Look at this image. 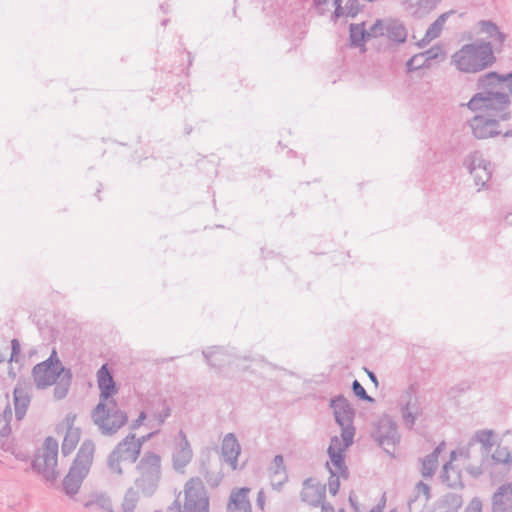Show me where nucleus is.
I'll use <instances>...</instances> for the list:
<instances>
[{
  "label": "nucleus",
  "mask_w": 512,
  "mask_h": 512,
  "mask_svg": "<svg viewBox=\"0 0 512 512\" xmlns=\"http://www.w3.org/2000/svg\"><path fill=\"white\" fill-rule=\"evenodd\" d=\"M355 431L348 429L341 430V436H333L330 440V445L327 452H335L344 455L345 451L353 444Z\"/></svg>",
  "instance_id": "nucleus-27"
},
{
  "label": "nucleus",
  "mask_w": 512,
  "mask_h": 512,
  "mask_svg": "<svg viewBox=\"0 0 512 512\" xmlns=\"http://www.w3.org/2000/svg\"><path fill=\"white\" fill-rule=\"evenodd\" d=\"M95 452V445L92 440H85L76 455V458L63 480L65 493L72 497L76 495L81 487L84 478L89 473Z\"/></svg>",
  "instance_id": "nucleus-4"
},
{
  "label": "nucleus",
  "mask_w": 512,
  "mask_h": 512,
  "mask_svg": "<svg viewBox=\"0 0 512 512\" xmlns=\"http://www.w3.org/2000/svg\"><path fill=\"white\" fill-rule=\"evenodd\" d=\"M479 31L487 34L488 37L493 38L494 33L497 32L498 26L490 20H481L478 22Z\"/></svg>",
  "instance_id": "nucleus-44"
},
{
  "label": "nucleus",
  "mask_w": 512,
  "mask_h": 512,
  "mask_svg": "<svg viewBox=\"0 0 512 512\" xmlns=\"http://www.w3.org/2000/svg\"><path fill=\"white\" fill-rule=\"evenodd\" d=\"M4 361V357L0 354V363Z\"/></svg>",
  "instance_id": "nucleus-64"
},
{
  "label": "nucleus",
  "mask_w": 512,
  "mask_h": 512,
  "mask_svg": "<svg viewBox=\"0 0 512 512\" xmlns=\"http://www.w3.org/2000/svg\"><path fill=\"white\" fill-rule=\"evenodd\" d=\"M445 442H441L432 453L421 460V474L423 477H432L438 467L439 454L444 450Z\"/></svg>",
  "instance_id": "nucleus-28"
},
{
  "label": "nucleus",
  "mask_w": 512,
  "mask_h": 512,
  "mask_svg": "<svg viewBox=\"0 0 512 512\" xmlns=\"http://www.w3.org/2000/svg\"><path fill=\"white\" fill-rule=\"evenodd\" d=\"M11 348H12V353H11L10 361H13V360H16L15 356L20 352V349H21L20 343L17 339H13L11 341Z\"/></svg>",
  "instance_id": "nucleus-55"
},
{
  "label": "nucleus",
  "mask_w": 512,
  "mask_h": 512,
  "mask_svg": "<svg viewBox=\"0 0 512 512\" xmlns=\"http://www.w3.org/2000/svg\"><path fill=\"white\" fill-rule=\"evenodd\" d=\"M222 456L232 469L237 468L238 456L240 454V444L233 433L225 435L222 441Z\"/></svg>",
  "instance_id": "nucleus-23"
},
{
  "label": "nucleus",
  "mask_w": 512,
  "mask_h": 512,
  "mask_svg": "<svg viewBox=\"0 0 512 512\" xmlns=\"http://www.w3.org/2000/svg\"><path fill=\"white\" fill-rule=\"evenodd\" d=\"M80 434L79 428L73 427L67 422L66 433L61 447L64 456L69 455L76 448L80 440Z\"/></svg>",
  "instance_id": "nucleus-31"
},
{
  "label": "nucleus",
  "mask_w": 512,
  "mask_h": 512,
  "mask_svg": "<svg viewBox=\"0 0 512 512\" xmlns=\"http://www.w3.org/2000/svg\"><path fill=\"white\" fill-rule=\"evenodd\" d=\"M499 74L497 72H488L478 79V89L467 103V107L472 111L484 110L485 113L497 117L502 113H510L508 107L511 103L509 95L503 91L498 82Z\"/></svg>",
  "instance_id": "nucleus-1"
},
{
  "label": "nucleus",
  "mask_w": 512,
  "mask_h": 512,
  "mask_svg": "<svg viewBox=\"0 0 512 512\" xmlns=\"http://www.w3.org/2000/svg\"><path fill=\"white\" fill-rule=\"evenodd\" d=\"M373 438L387 454L393 456L400 442L396 423L388 416L382 417L376 425Z\"/></svg>",
  "instance_id": "nucleus-11"
},
{
  "label": "nucleus",
  "mask_w": 512,
  "mask_h": 512,
  "mask_svg": "<svg viewBox=\"0 0 512 512\" xmlns=\"http://www.w3.org/2000/svg\"><path fill=\"white\" fill-rule=\"evenodd\" d=\"M492 459L497 463L508 464L512 462V451L507 447L498 446L492 454Z\"/></svg>",
  "instance_id": "nucleus-43"
},
{
  "label": "nucleus",
  "mask_w": 512,
  "mask_h": 512,
  "mask_svg": "<svg viewBox=\"0 0 512 512\" xmlns=\"http://www.w3.org/2000/svg\"><path fill=\"white\" fill-rule=\"evenodd\" d=\"M301 500L310 506L317 507L325 498V486L317 483L312 478H307L303 482L300 494Z\"/></svg>",
  "instance_id": "nucleus-17"
},
{
  "label": "nucleus",
  "mask_w": 512,
  "mask_h": 512,
  "mask_svg": "<svg viewBox=\"0 0 512 512\" xmlns=\"http://www.w3.org/2000/svg\"><path fill=\"white\" fill-rule=\"evenodd\" d=\"M203 356L206 359L207 363L213 368H222L225 365H234L237 368L247 369L248 366L242 365V358L229 353L224 348H214L211 351H203ZM246 360V358H243Z\"/></svg>",
  "instance_id": "nucleus-14"
},
{
  "label": "nucleus",
  "mask_w": 512,
  "mask_h": 512,
  "mask_svg": "<svg viewBox=\"0 0 512 512\" xmlns=\"http://www.w3.org/2000/svg\"><path fill=\"white\" fill-rule=\"evenodd\" d=\"M442 53V50L438 46H434L424 52H421L422 56L425 58L426 62L429 64L432 60H435L439 57V55Z\"/></svg>",
  "instance_id": "nucleus-48"
},
{
  "label": "nucleus",
  "mask_w": 512,
  "mask_h": 512,
  "mask_svg": "<svg viewBox=\"0 0 512 512\" xmlns=\"http://www.w3.org/2000/svg\"><path fill=\"white\" fill-rule=\"evenodd\" d=\"M492 436L493 432L491 430H479L474 434V436L470 440V444L474 442L481 443L484 450L489 451L493 446Z\"/></svg>",
  "instance_id": "nucleus-41"
},
{
  "label": "nucleus",
  "mask_w": 512,
  "mask_h": 512,
  "mask_svg": "<svg viewBox=\"0 0 512 512\" xmlns=\"http://www.w3.org/2000/svg\"><path fill=\"white\" fill-rule=\"evenodd\" d=\"M85 508H96L102 512H113L111 500L104 494H95L84 503Z\"/></svg>",
  "instance_id": "nucleus-37"
},
{
  "label": "nucleus",
  "mask_w": 512,
  "mask_h": 512,
  "mask_svg": "<svg viewBox=\"0 0 512 512\" xmlns=\"http://www.w3.org/2000/svg\"><path fill=\"white\" fill-rule=\"evenodd\" d=\"M492 512H512V485H501L492 497Z\"/></svg>",
  "instance_id": "nucleus-21"
},
{
  "label": "nucleus",
  "mask_w": 512,
  "mask_h": 512,
  "mask_svg": "<svg viewBox=\"0 0 512 512\" xmlns=\"http://www.w3.org/2000/svg\"><path fill=\"white\" fill-rule=\"evenodd\" d=\"M466 470L473 478H477L483 473L481 466L469 465Z\"/></svg>",
  "instance_id": "nucleus-53"
},
{
  "label": "nucleus",
  "mask_w": 512,
  "mask_h": 512,
  "mask_svg": "<svg viewBox=\"0 0 512 512\" xmlns=\"http://www.w3.org/2000/svg\"><path fill=\"white\" fill-rule=\"evenodd\" d=\"M349 32L351 44L355 47L362 46L365 40L368 39L364 23L351 24Z\"/></svg>",
  "instance_id": "nucleus-39"
},
{
  "label": "nucleus",
  "mask_w": 512,
  "mask_h": 512,
  "mask_svg": "<svg viewBox=\"0 0 512 512\" xmlns=\"http://www.w3.org/2000/svg\"><path fill=\"white\" fill-rule=\"evenodd\" d=\"M356 13H357V12H356V11H353V9L351 8V9L349 10V12H348V15H350L351 17H355Z\"/></svg>",
  "instance_id": "nucleus-62"
},
{
  "label": "nucleus",
  "mask_w": 512,
  "mask_h": 512,
  "mask_svg": "<svg viewBox=\"0 0 512 512\" xmlns=\"http://www.w3.org/2000/svg\"><path fill=\"white\" fill-rule=\"evenodd\" d=\"M97 384L100 390L99 402L107 403L111 401L112 399L110 398L118 392L116 383L107 364H103L97 371Z\"/></svg>",
  "instance_id": "nucleus-16"
},
{
  "label": "nucleus",
  "mask_w": 512,
  "mask_h": 512,
  "mask_svg": "<svg viewBox=\"0 0 512 512\" xmlns=\"http://www.w3.org/2000/svg\"><path fill=\"white\" fill-rule=\"evenodd\" d=\"M321 512H335L334 507L328 502L321 503Z\"/></svg>",
  "instance_id": "nucleus-57"
},
{
  "label": "nucleus",
  "mask_w": 512,
  "mask_h": 512,
  "mask_svg": "<svg viewBox=\"0 0 512 512\" xmlns=\"http://www.w3.org/2000/svg\"><path fill=\"white\" fill-rule=\"evenodd\" d=\"M367 38L385 35V25L381 20H377L369 30H366Z\"/></svg>",
  "instance_id": "nucleus-46"
},
{
  "label": "nucleus",
  "mask_w": 512,
  "mask_h": 512,
  "mask_svg": "<svg viewBox=\"0 0 512 512\" xmlns=\"http://www.w3.org/2000/svg\"><path fill=\"white\" fill-rule=\"evenodd\" d=\"M385 35L394 42L403 43L406 41L407 31L400 21L391 20L385 25Z\"/></svg>",
  "instance_id": "nucleus-34"
},
{
  "label": "nucleus",
  "mask_w": 512,
  "mask_h": 512,
  "mask_svg": "<svg viewBox=\"0 0 512 512\" xmlns=\"http://www.w3.org/2000/svg\"><path fill=\"white\" fill-rule=\"evenodd\" d=\"M68 368H65L57 356L55 350L43 362L36 364L32 370V376L38 389H45L56 383Z\"/></svg>",
  "instance_id": "nucleus-9"
},
{
  "label": "nucleus",
  "mask_w": 512,
  "mask_h": 512,
  "mask_svg": "<svg viewBox=\"0 0 512 512\" xmlns=\"http://www.w3.org/2000/svg\"><path fill=\"white\" fill-rule=\"evenodd\" d=\"M13 396L15 417L17 420H21L25 416L31 402L30 389L25 385L17 383L13 391Z\"/></svg>",
  "instance_id": "nucleus-24"
},
{
  "label": "nucleus",
  "mask_w": 512,
  "mask_h": 512,
  "mask_svg": "<svg viewBox=\"0 0 512 512\" xmlns=\"http://www.w3.org/2000/svg\"><path fill=\"white\" fill-rule=\"evenodd\" d=\"M440 1L441 0H405L406 10L412 15L421 17L435 8Z\"/></svg>",
  "instance_id": "nucleus-32"
},
{
  "label": "nucleus",
  "mask_w": 512,
  "mask_h": 512,
  "mask_svg": "<svg viewBox=\"0 0 512 512\" xmlns=\"http://www.w3.org/2000/svg\"><path fill=\"white\" fill-rule=\"evenodd\" d=\"M429 63L426 62L425 58L422 56L421 53H418L414 56H412L407 62H406V69L407 72H414L422 68H428Z\"/></svg>",
  "instance_id": "nucleus-42"
},
{
  "label": "nucleus",
  "mask_w": 512,
  "mask_h": 512,
  "mask_svg": "<svg viewBox=\"0 0 512 512\" xmlns=\"http://www.w3.org/2000/svg\"><path fill=\"white\" fill-rule=\"evenodd\" d=\"M140 452L141 442L136 441L135 434L129 433L108 456L107 465L110 472L121 476L123 474L122 464L136 462Z\"/></svg>",
  "instance_id": "nucleus-7"
},
{
  "label": "nucleus",
  "mask_w": 512,
  "mask_h": 512,
  "mask_svg": "<svg viewBox=\"0 0 512 512\" xmlns=\"http://www.w3.org/2000/svg\"><path fill=\"white\" fill-rule=\"evenodd\" d=\"M456 451L451 452L450 462L444 464L441 472L442 482L450 488L463 487L462 473L461 471L452 464V461L456 459Z\"/></svg>",
  "instance_id": "nucleus-25"
},
{
  "label": "nucleus",
  "mask_w": 512,
  "mask_h": 512,
  "mask_svg": "<svg viewBox=\"0 0 512 512\" xmlns=\"http://www.w3.org/2000/svg\"><path fill=\"white\" fill-rule=\"evenodd\" d=\"M157 433L156 432H151L150 434H148L147 436H143L141 438H136V441L137 442H141V446L144 444V442L148 439H150L153 435H155Z\"/></svg>",
  "instance_id": "nucleus-58"
},
{
  "label": "nucleus",
  "mask_w": 512,
  "mask_h": 512,
  "mask_svg": "<svg viewBox=\"0 0 512 512\" xmlns=\"http://www.w3.org/2000/svg\"><path fill=\"white\" fill-rule=\"evenodd\" d=\"M353 393L360 399L368 402H373L374 399L369 396L358 380H354L352 383Z\"/></svg>",
  "instance_id": "nucleus-45"
},
{
  "label": "nucleus",
  "mask_w": 512,
  "mask_h": 512,
  "mask_svg": "<svg viewBox=\"0 0 512 512\" xmlns=\"http://www.w3.org/2000/svg\"><path fill=\"white\" fill-rule=\"evenodd\" d=\"M349 501H350L351 505L356 508V504L354 503V501H353L351 496L349 497Z\"/></svg>",
  "instance_id": "nucleus-63"
},
{
  "label": "nucleus",
  "mask_w": 512,
  "mask_h": 512,
  "mask_svg": "<svg viewBox=\"0 0 512 512\" xmlns=\"http://www.w3.org/2000/svg\"><path fill=\"white\" fill-rule=\"evenodd\" d=\"M430 499V487L420 481L416 484L413 495L408 500L409 512H424Z\"/></svg>",
  "instance_id": "nucleus-20"
},
{
  "label": "nucleus",
  "mask_w": 512,
  "mask_h": 512,
  "mask_svg": "<svg viewBox=\"0 0 512 512\" xmlns=\"http://www.w3.org/2000/svg\"><path fill=\"white\" fill-rule=\"evenodd\" d=\"M507 36L505 33L501 32L499 30V28L497 29V32L494 33V37L492 38L497 44L499 45H502L505 40H506Z\"/></svg>",
  "instance_id": "nucleus-56"
},
{
  "label": "nucleus",
  "mask_w": 512,
  "mask_h": 512,
  "mask_svg": "<svg viewBox=\"0 0 512 512\" xmlns=\"http://www.w3.org/2000/svg\"><path fill=\"white\" fill-rule=\"evenodd\" d=\"M179 442L177 443L173 455V468L176 471L183 472V469L191 462L193 451L186 437V434L180 430L178 433Z\"/></svg>",
  "instance_id": "nucleus-15"
},
{
  "label": "nucleus",
  "mask_w": 512,
  "mask_h": 512,
  "mask_svg": "<svg viewBox=\"0 0 512 512\" xmlns=\"http://www.w3.org/2000/svg\"><path fill=\"white\" fill-rule=\"evenodd\" d=\"M250 488L233 489L229 496L227 512H252L249 500Z\"/></svg>",
  "instance_id": "nucleus-18"
},
{
  "label": "nucleus",
  "mask_w": 512,
  "mask_h": 512,
  "mask_svg": "<svg viewBox=\"0 0 512 512\" xmlns=\"http://www.w3.org/2000/svg\"><path fill=\"white\" fill-rule=\"evenodd\" d=\"M330 458V462H327L326 466L331 475L336 476L339 474L343 479H347L349 476L348 468L345 464V455H340L335 452H327Z\"/></svg>",
  "instance_id": "nucleus-29"
},
{
  "label": "nucleus",
  "mask_w": 512,
  "mask_h": 512,
  "mask_svg": "<svg viewBox=\"0 0 512 512\" xmlns=\"http://www.w3.org/2000/svg\"><path fill=\"white\" fill-rule=\"evenodd\" d=\"M146 418H147L146 412L141 411L138 418L131 423L130 428L132 430L139 428L143 424V422L146 420Z\"/></svg>",
  "instance_id": "nucleus-51"
},
{
  "label": "nucleus",
  "mask_w": 512,
  "mask_h": 512,
  "mask_svg": "<svg viewBox=\"0 0 512 512\" xmlns=\"http://www.w3.org/2000/svg\"><path fill=\"white\" fill-rule=\"evenodd\" d=\"M60 381L56 383L54 388V397L57 400H61L65 398L68 394L69 387L71 385L72 380V372L70 369H67L65 373L59 377Z\"/></svg>",
  "instance_id": "nucleus-38"
},
{
  "label": "nucleus",
  "mask_w": 512,
  "mask_h": 512,
  "mask_svg": "<svg viewBox=\"0 0 512 512\" xmlns=\"http://www.w3.org/2000/svg\"><path fill=\"white\" fill-rule=\"evenodd\" d=\"M91 418L104 436L116 434L128 422V415L122 411L115 400L99 402L92 410Z\"/></svg>",
  "instance_id": "nucleus-5"
},
{
  "label": "nucleus",
  "mask_w": 512,
  "mask_h": 512,
  "mask_svg": "<svg viewBox=\"0 0 512 512\" xmlns=\"http://www.w3.org/2000/svg\"><path fill=\"white\" fill-rule=\"evenodd\" d=\"M141 492L136 487H130L124 496L122 503L123 512H133L139 501V494Z\"/></svg>",
  "instance_id": "nucleus-40"
},
{
  "label": "nucleus",
  "mask_w": 512,
  "mask_h": 512,
  "mask_svg": "<svg viewBox=\"0 0 512 512\" xmlns=\"http://www.w3.org/2000/svg\"><path fill=\"white\" fill-rule=\"evenodd\" d=\"M265 502H266V497H265V493L263 491V489H261L258 494H257V498H256V506L261 510V511H264L265 509Z\"/></svg>",
  "instance_id": "nucleus-52"
},
{
  "label": "nucleus",
  "mask_w": 512,
  "mask_h": 512,
  "mask_svg": "<svg viewBox=\"0 0 512 512\" xmlns=\"http://www.w3.org/2000/svg\"><path fill=\"white\" fill-rule=\"evenodd\" d=\"M402 408L401 414L404 424L408 428H412L415 424L416 418L420 413V407L418 400L415 396L410 393H406L401 398Z\"/></svg>",
  "instance_id": "nucleus-22"
},
{
  "label": "nucleus",
  "mask_w": 512,
  "mask_h": 512,
  "mask_svg": "<svg viewBox=\"0 0 512 512\" xmlns=\"http://www.w3.org/2000/svg\"><path fill=\"white\" fill-rule=\"evenodd\" d=\"M314 6L317 12L324 15L326 12L334 8L333 16L335 19L339 18L343 12L341 7V0H314Z\"/></svg>",
  "instance_id": "nucleus-35"
},
{
  "label": "nucleus",
  "mask_w": 512,
  "mask_h": 512,
  "mask_svg": "<svg viewBox=\"0 0 512 512\" xmlns=\"http://www.w3.org/2000/svg\"><path fill=\"white\" fill-rule=\"evenodd\" d=\"M498 82L500 83L501 88L507 89L509 93V97H512V72L507 74H499Z\"/></svg>",
  "instance_id": "nucleus-47"
},
{
  "label": "nucleus",
  "mask_w": 512,
  "mask_h": 512,
  "mask_svg": "<svg viewBox=\"0 0 512 512\" xmlns=\"http://www.w3.org/2000/svg\"><path fill=\"white\" fill-rule=\"evenodd\" d=\"M368 375H369V378L371 379V381H373L374 383H377V377L373 372H369Z\"/></svg>",
  "instance_id": "nucleus-60"
},
{
  "label": "nucleus",
  "mask_w": 512,
  "mask_h": 512,
  "mask_svg": "<svg viewBox=\"0 0 512 512\" xmlns=\"http://www.w3.org/2000/svg\"><path fill=\"white\" fill-rule=\"evenodd\" d=\"M11 432V428L9 424L5 423L4 426L0 429V445L4 444L5 439Z\"/></svg>",
  "instance_id": "nucleus-54"
},
{
  "label": "nucleus",
  "mask_w": 512,
  "mask_h": 512,
  "mask_svg": "<svg viewBox=\"0 0 512 512\" xmlns=\"http://www.w3.org/2000/svg\"><path fill=\"white\" fill-rule=\"evenodd\" d=\"M340 477L341 476L339 474H337L336 476H333L330 474V478L328 481V489L332 495H336L339 490V487H340L339 478Z\"/></svg>",
  "instance_id": "nucleus-49"
},
{
  "label": "nucleus",
  "mask_w": 512,
  "mask_h": 512,
  "mask_svg": "<svg viewBox=\"0 0 512 512\" xmlns=\"http://www.w3.org/2000/svg\"><path fill=\"white\" fill-rule=\"evenodd\" d=\"M330 458V462H327L326 466L331 475L336 476L339 474L343 479H347L349 476L348 468L345 464V455H340L335 452H327Z\"/></svg>",
  "instance_id": "nucleus-30"
},
{
  "label": "nucleus",
  "mask_w": 512,
  "mask_h": 512,
  "mask_svg": "<svg viewBox=\"0 0 512 512\" xmlns=\"http://www.w3.org/2000/svg\"><path fill=\"white\" fill-rule=\"evenodd\" d=\"M464 512H482V502L478 498H473Z\"/></svg>",
  "instance_id": "nucleus-50"
},
{
  "label": "nucleus",
  "mask_w": 512,
  "mask_h": 512,
  "mask_svg": "<svg viewBox=\"0 0 512 512\" xmlns=\"http://www.w3.org/2000/svg\"><path fill=\"white\" fill-rule=\"evenodd\" d=\"M268 471L272 489L280 491L283 485L288 481V474L282 455H276L274 457Z\"/></svg>",
  "instance_id": "nucleus-19"
},
{
  "label": "nucleus",
  "mask_w": 512,
  "mask_h": 512,
  "mask_svg": "<svg viewBox=\"0 0 512 512\" xmlns=\"http://www.w3.org/2000/svg\"><path fill=\"white\" fill-rule=\"evenodd\" d=\"M370 512H382V509L379 506H377L372 508Z\"/></svg>",
  "instance_id": "nucleus-61"
},
{
  "label": "nucleus",
  "mask_w": 512,
  "mask_h": 512,
  "mask_svg": "<svg viewBox=\"0 0 512 512\" xmlns=\"http://www.w3.org/2000/svg\"><path fill=\"white\" fill-rule=\"evenodd\" d=\"M510 117L511 113H502L497 117H492V114L489 113H481L470 119L468 126L476 139L485 140L501 135L500 122L507 121Z\"/></svg>",
  "instance_id": "nucleus-10"
},
{
  "label": "nucleus",
  "mask_w": 512,
  "mask_h": 512,
  "mask_svg": "<svg viewBox=\"0 0 512 512\" xmlns=\"http://www.w3.org/2000/svg\"><path fill=\"white\" fill-rule=\"evenodd\" d=\"M464 167L468 170L474 179L476 186L485 187L492 175L491 163L483 157L479 151L468 154L463 162Z\"/></svg>",
  "instance_id": "nucleus-12"
},
{
  "label": "nucleus",
  "mask_w": 512,
  "mask_h": 512,
  "mask_svg": "<svg viewBox=\"0 0 512 512\" xmlns=\"http://www.w3.org/2000/svg\"><path fill=\"white\" fill-rule=\"evenodd\" d=\"M171 415V407L168 405V403L165 400H161L158 403V409H155L151 413V419L148 421V425L150 427H153L154 425L151 424L153 420H155L157 423V426H161L164 424L166 419Z\"/></svg>",
  "instance_id": "nucleus-36"
},
{
  "label": "nucleus",
  "mask_w": 512,
  "mask_h": 512,
  "mask_svg": "<svg viewBox=\"0 0 512 512\" xmlns=\"http://www.w3.org/2000/svg\"><path fill=\"white\" fill-rule=\"evenodd\" d=\"M58 442L52 437H47L43 449L32 461V468L42 474L46 481L54 482L58 477L57 471Z\"/></svg>",
  "instance_id": "nucleus-8"
},
{
  "label": "nucleus",
  "mask_w": 512,
  "mask_h": 512,
  "mask_svg": "<svg viewBox=\"0 0 512 512\" xmlns=\"http://www.w3.org/2000/svg\"><path fill=\"white\" fill-rule=\"evenodd\" d=\"M462 505L463 499L461 495L447 493L435 503L431 512H458Z\"/></svg>",
  "instance_id": "nucleus-26"
},
{
  "label": "nucleus",
  "mask_w": 512,
  "mask_h": 512,
  "mask_svg": "<svg viewBox=\"0 0 512 512\" xmlns=\"http://www.w3.org/2000/svg\"><path fill=\"white\" fill-rule=\"evenodd\" d=\"M496 61L490 41L477 40L464 44L451 56V64L463 73H478Z\"/></svg>",
  "instance_id": "nucleus-2"
},
{
  "label": "nucleus",
  "mask_w": 512,
  "mask_h": 512,
  "mask_svg": "<svg viewBox=\"0 0 512 512\" xmlns=\"http://www.w3.org/2000/svg\"><path fill=\"white\" fill-rule=\"evenodd\" d=\"M161 456L153 451H146L136 464L137 477L135 487L144 497H151L157 490L162 476Z\"/></svg>",
  "instance_id": "nucleus-3"
},
{
  "label": "nucleus",
  "mask_w": 512,
  "mask_h": 512,
  "mask_svg": "<svg viewBox=\"0 0 512 512\" xmlns=\"http://www.w3.org/2000/svg\"><path fill=\"white\" fill-rule=\"evenodd\" d=\"M501 135L505 138L512 137V129L502 132Z\"/></svg>",
  "instance_id": "nucleus-59"
},
{
  "label": "nucleus",
  "mask_w": 512,
  "mask_h": 512,
  "mask_svg": "<svg viewBox=\"0 0 512 512\" xmlns=\"http://www.w3.org/2000/svg\"><path fill=\"white\" fill-rule=\"evenodd\" d=\"M183 510L178 499L166 512H209V497L203 482L199 478L190 479L185 485Z\"/></svg>",
  "instance_id": "nucleus-6"
},
{
  "label": "nucleus",
  "mask_w": 512,
  "mask_h": 512,
  "mask_svg": "<svg viewBox=\"0 0 512 512\" xmlns=\"http://www.w3.org/2000/svg\"><path fill=\"white\" fill-rule=\"evenodd\" d=\"M448 13L441 14L427 29L423 39L418 42L419 47L427 45L432 40L439 37L441 34L444 24L447 20Z\"/></svg>",
  "instance_id": "nucleus-33"
},
{
  "label": "nucleus",
  "mask_w": 512,
  "mask_h": 512,
  "mask_svg": "<svg viewBox=\"0 0 512 512\" xmlns=\"http://www.w3.org/2000/svg\"><path fill=\"white\" fill-rule=\"evenodd\" d=\"M330 407L333 410L335 421L341 427V430L355 431L353 426L355 411L343 395L332 398L330 400Z\"/></svg>",
  "instance_id": "nucleus-13"
}]
</instances>
